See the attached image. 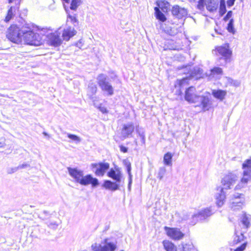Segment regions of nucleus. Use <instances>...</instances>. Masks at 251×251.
<instances>
[{
    "label": "nucleus",
    "instance_id": "1",
    "mask_svg": "<svg viewBox=\"0 0 251 251\" xmlns=\"http://www.w3.org/2000/svg\"><path fill=\"white\" fill-rule=\"evenodd\" d=\"M107 176L111 178L110 180H105L101 186L107 190L115 191L120 189L121 187H124L125 184V178L121 169L116 166L114 168H111L107 173Z\"/></svg>",
    "mask_w": 251,
    "mask_h": 251
},
{
    "label": "nucleus",
    "instance_id": "2",
    "mask_svg": "<svg viewBox=\"0 0 251 251\" xmlns=\"http://www.w3.org/2000/svg\"><path fill=\"white\" fill-rule=\"evenodd\" d=\"M67 170L69 175L74 179L75 181L81 185L87 186L91 184L92 187H96L100 184L97 178L93 177L91 174L84 176L83 171L77 168L68 167Z\"/></svg>",
    "mask_w": 251,
    "mask_h": 251
},
{
    "label": "nucleus",
    "instance_id": "3",
    "mask_svg": "<svg viewBox=\"0 0 251 251\" xmlns=\"http://www.w3.org/2000/svg\"><path fill=\"white\" fill-rule=\"evenodd\" d=\"M195 88L190 87L185 91V99L189 102L195 103V106H199L204 110L212 108L211 101L208 96H197L195 94Z\"/></svg>",
    "mask_w": 251,
    "mask_h": 251
},
{
    "label": "nucleus",
    "instance_id": "4",
    "mask_svg": "<svg viewBox=\"0 0 251 251\" xmlns=\"http://www.w3.org/2000/svg\"><path fill=\"white\" fill-rule=\"evenodd\" d=\"M237 178L238 177L235 174L230 173L222 179L221 182L224 187L218 188L217 191L219 192L215 195L216 203L219 207H221L225 201L226 193L224 190L230 189V186L235 183Z\"/></svg>",
    "mask_w": 251,
    "mask_h": 251
},
{
    "label": "nucleus",
    "instance_id": "5",
    "mask_svg": "<svg viewBox=\"0 0 251 251\" xmlns=\"http://www.w3.org/2000/svg\"><path fill=\"white\" fill-rule=\"evenodd\" d=\"M22 36L23 42L27 45L38 46L42 43V38L39 34L31 31L29 27L27 29H24Z\"/></svg>",
    "mask_w": 251,
    "mask_h": 251
},
{
    "label": "nucleus",
    "instance_id": "6",
    "mask_svg": "<svg viewBox=\"0 0 251 251\" xmlns=\"http://www.w3.org/2000/svg\"><path fill=\"white\" fill-rule=\"evenodd\" d=\"M213 214L211 208H206L201 211H199L196 214H194L191 215H186L184 216L183 219L184 220H187L189 219V217L191 216L192 220L190 221V224L194 225L196 223L200 221L203 222L207 218L211 216Z\"/></svg>",
    "mask_w": 251,
    "mask_h": 251
},
{
    "label": "nucleus",
    "instance_id": "7",
    "mask_svg": "<svg viewBox=\"0 0 251 251\" xmlns=\"http://www.w3.org/2000/svg\"><path fill=\"white\" fill-rule=\"evenodd\" d=\"M24 28L20 29L17 25H13L8 28L6 37L10 41L21 44L23 42V32Z\"/></svg>",
    "mask_w": 251,
    "mask_h": 251
},
{
    "label": "nucleus",
    "instance_id": "8",
    "mask_svg": "<svg viewBox=\"0 0 251 251\" xmlns=\"http://www.w3.org/2000/svg\"><path fill=\"white\" fill-rule=\"evenodd\" d=\"M98 83L101 90L109 96L113 94V88L109 82L108 76L103 74L99 75L97 77Z\"/></svg>",
    "mask_w": 251,
    "mask_h": 251
},
{
    "label": "nucleus",
    "instance_id": "9",
    "mask_svg": "<svg viewBox=\"0 0 251 251\" xmlns=\"http://www.w3.org/2000/svg\"><path fill=\"white\" fill-rule=\"evenodd\" d=\"M243 176L241 179V183L246 185L251 180V158L246 159L242 164Z\"/></svg>",
    "mask_w": 251,
    "mask_h": 251
},
{
    "label": "nucleus",
    "instance_id": "10",
    "mask_svg": "<svg viewBox=\"0 0 251 251\" xmlns=\"http://www.w3.org/2000/svg\"><path fill=\"white\" fill-rule=\"evenodd\" d=\"M245 202L243 194L235 193L230 200V207L233 210L241 209Z\"/></svg>",
    "mask_w": 251,
    "mask_h": 251
},
{
    "label": "nucleus",
    "instance_id": "11",
    "mask_svg": "<svg viewBox=\"0 0 251 251\" xmlns=\"http://www.w3.org/2000/svg\"><path fill=\"white\" fill-rule=\"evenodd\" d=\"M91 167L96 176H102L109 169L110 165L107 162H99L91 164Z\"/></svg>",
    "mask_w": 251,
    "mask_h": 251
},
{
    "label": "nucleus",
    "instance_id": "12",
    "mask_svg": "<svg viewBox=\"0 0 251 251\" xmlns=\"http://www.w3.org/2000/svg\"><path fill=\"white\" fill-rule=\"evenodd\" d=\"M104 245H98L95 244L92 245L93 251H114L117 248L116 244L113 242H108V239L106 238L103 241Z\"/></svg>",
    "mask_w": 251,
    "mask_h": 251
},
{
    "label": "nucleus",
    "instance_id": "13",
    "mask_svg": "<svg viewBox=\"0 0 251 251\" xmlns=\"http://www.w3.org/2000/svg\"><path fill=\"white\" fill-rule=\"evenodd\" d=\"M164 228L167 236L172 240H179L182 239L184 236V234L178 228L165 226Z\"/></svg>",
    "mask_w": 251,
    "mask_h": 251
},
{
    "label": "nucleus",
    "instance_id": "14",
    "mask_svg": "<svg viewBox=\"0 0 251 251\" xmlns=\"http://www.w3.org/2000/svg\"><path fill=\"white\" fill-rule=\"evenodd\" d=\"M135 129V126L132 122H129L122 125L121 135L123 139L131 137Z\"/></svg>",
    "mask_w": 251,
    "mask_h": 251
},
{
    "label": "nucleus",
    "instance_id": "15",
    "mask_svg": "<svg viewBox=\"0 0 251 251\" xmlns=\"http://www.w3.org/2000/svg\"><path fill=\"white\" fill-rule=\"evenodd\" d=\"M172 14L176 18L182 19L187 15V11L184 8H182L177 5L172 7Z\"/></svg>",
    "mask_w": 251,
    "mask_h": 251
},
{
    "label": "nucleus",
    "instance_id": "16",
    "mask_svg": "<svg viewBox=\"0 0 251 251\" xmlns=\"http://www.w3.org/2000/svg\"><path fill=\"white\" fill-rule=\"evenodd\" d=\"M49 42L51 46L57 47L61 45L62 39L57 33H51L48 35Z\"/></svg>",
    "mask_w": 251,
    "mask_h": 251
},
{
    "label": "nucleus",
    "instance_id": "17",
    "mask_svg": "<svg viewBox=\"0 0 251 251\" xmlns=\"http://www.w3.org/2000/svg\"><path fill=\"white\" fill-rule=\"evenodd\" d=\"M217 52L224 57L226 61L229 59L232 52L229 50L228 46H220L216 48Z\"/></svg>",
    "mask_w": 251,
    "mask_h": 251
},
{
    "label": "nucleus",
    "instance_id": "18",
    "mask_svg": "<svg viewBox=\"0 0 251 251\" xmlns=\"http://www.w3.org/2000/svg\"><path fill=\"white\" fill-rule=\"evenodd\" d=\"M76 33V31L74 28L68 27L64 29L62 37L64 40L68 41L72 37L75 35Z\"/></svg>",
    "mask_w": 251,
    "mask_h": 251
},
{
    "label": "nucleus",
    "instance_id": "19",
    "mask_svg": "<svg viewBox=\"0 0 251 251\" xmlns=\"http://www.w3.org/2000/svg\"><path fill=\"white\" fill-rule=\"evenodd\" d=\"M212 94L216 99L223 101L227 94V92L221 89L212 90Z\"/></svg>",
    "mask_w": 251,
    "mask_h": 251
},
{
    "label": "nucleus",
    "instance_id": "20",
    "mask_svg": "<svg viewBox=\"0 0 251 251\" xmlns=\"http://www.w3.org/2000/svg\"><path fill=\"white\" fill-rule=\"evenodd\" d=\"M158 8L163 12H167L170 9V3L165 0H158L156 2Z\"/></svg>",
    "mask_w": 251,
    "mask_h": 251
},
{
    "label": "nucleus",
    "instance_id": "21",
    "mask_svg": "<svg viewBox=\"0 0 251 251\" xmlns=\"http://www.w3.org/2000/svg\"><path fill=\"white\" fill-rule=\"evenodd\" d=\"M18 6H11L8 10L7 15L4 21L6 22H9L15 16L16 11L18 10Z\"/></svg>",
    "mask_w": 251,
    "mask_h": 251
},
{
    "label": "nucleus",
    "instance_id": "22",
    "mask_svg": "<svg viewBox=\"0 0 251 251\" xmlns=\"http://www.w3.org/2000/svg\"><path fill=\"white\" fill-rule=\"evenodd\" d=\"M97 91L96 84L93 82H90L89 84L87 89V95L91 98L96 94Z\"/></svg>",
    "mask_w": 251,
    "mask_h": 251
},
{
    "label": "nucleus",
    "instance_id": "23",
    "mask_svg": "<svg viewBox=\"0 0 251 251\" xmlns=\"http://www.w3.org/2000/svg\"><path fill=\"white\" fill-rule=\"evenodd\" d=\"M218 5V3L213 0H206V9L211 12H213L217 10Z\"/></svg>",
    "mask_w": 251,
    "mask_h": 251
},
{
    "label": "nucleus",
    "instance_id": "24",
    "mask_svg": "<svg viewBox=\"0 0 251 251\" xmlns=\"http://www.w3.org/2000/svg\"><path fill=\"white\" fill-rule=\"evenodd\" d=\"M182 29L181 26H177L174 25L173 26H171L170 28L167 30V32L171 36H175L178 32H181L182 31Z\"/></svg>",
    "mask_w": 251,
    "mask_h": 251
},
{
    "label": "nucleus",
    "instance_id": "25",
    "mask_svg": "<svg viewBox=\"0 0 251 251\" xmlns=\"http://www.w3.org/2000/svg\"><path fill=\"white\" fill-rule=\"evenodd\" d=\"M188 79L187 78H184L180 80H177L175 84V87L176 88L178 86L179 88V90L176 91V93L178 94V95H181L182 94V91L181 90V88L187 83Z\"/></svg>",
    "mask_w": 251,
    "mask_h": 251
},
{
    "label": "nucleus",
    "instance_id": "26",
    "mask_svg": "<svg viewBox=\"0 0 251 251\" xmlns=\"http://www.w3.org/2000/svg\"><path fill=\"white\" fill-rule=\"evenodd\" d=\"M164 247L167 251H177L176 246L171 242L164 241L163 242Z\"/></svg>",
    "mask_w": 251,
    "mask_h": 251
},
{
    "label": "nucleus",
    "instance_id": "27",
    "mask_svg": "<svg viewBox=\"0 0 251 251\" xmlns=\"http://www.w3.org/2000/svg\"><path fill=\"white\" fill-rule=\"evenodd\" d=\"M166 49L170 50H179L180 49L173 40H168L165 44Z\"/></svg>",
    "mask_w": 251,
    "mask_h": 251
},
{
    "label": "nucleus",
    "instance_id": "28",
    "mask_svg": "<svg viewBox=\"0 0 251 251\" xmlns=\"http://www.w3.org/2000/svg\"><path fill=\"white\" fill-rule=\"evenodd\" d=\"M177 251H197L193 245L191 243L182 244L181 248H178Z\"/></svg>",
    "mask_w": 251,
    "mask_h": 251
},
{
    "label": "nucleus",
    "instance_id": "29",
    "mask_svg": "<svg viewBox=\"0 0 251 251\" xmlns=\"http://www.w3.org/2000/svg\"><path fill=\"white\" fill-rule=\"evenodd\" d=\"M154 11L155 17L157 19L162 22L166 20L165 16L157 7H154Z\"/></svg>",
    "mask_w": 251,
    "mask_h": 251
},
{
    "label": "nucleus",
    "instance_id": "30",
    "mask_svg": "<svg viewBox=\"0 0 251 251\" xmlns=\"http://www.w3.org/2000/svg\"><path fill=\"white\" fill-rule=\"evenodd\" d=\"M173 156V155L169 152L165 153L163 157L164 164L167 166H171L172 165Z\"/></svg>",
    "mask_w": 251,
    "mask_h": 251
},
{
    "label": "nucleus",
    "instance_id": "31",
    "mask_svg": "<svg viewBox=\"0 0 251 251\" xmlns=\"http://www.w3.org/2000/svg\"><path fill=\"white\" fill-rule=\"evenodd\" d=\"M136 131L141 139L142 144L145 143V131L143 128L140 127L138 126H136Z\"/></svg>",
    "mask_w": 251,
    "mask_h": 251
},
{
    "label": "nucleus",
    "instance_id": "32",
    "mask_svg": "<svg viewBox=\"0 0 251 251\" xmlns=\"http://www.w3.org/2000/svg\"><path fill=\"white\" fill-rule=\"evenodd\" d=\"M241 222L246 229H248L250 226L249 218L246 213L243 215L241 218Z\"/></svg>",
    "mask_w": 251,
    "mask_h": 251
},
{
    "label": "nucleus",
    "instance_id": "33",
    "mask_svg": "<svg viewBox=\"0 0 251 251\" xmlns=\"http://www.w3.org/2000/svg\"><path fill=\"white\" fill-rule=\"evenodd\" d=\"M226 11L225 0H220L219 13L221 16H223Z\"/></svg>",
    "mask_w": 251,
    "mask_h": 251
},
{
    "label": "nucleus",
    "instance_id": "34",
    "mask_svg": "<svg viewBox=\"0 0 251 251\" xmlns=\"http://www.w3.org/2000/svg\"><path fill=\"white\" fill-rule=\"evenodd\" d=\"M123 163L124 165L126 168L127 173L128 175V177H132V175H131V163L129 160L127 159H125L123 160Z\"/></svg>",
    "mask_w": 251,
    "mask_h": 251
},
{
    "label": "nucleus",
    "instance_id": "35",
    "mask_svg": "<svg viewBox=\"0 0 251 251\" xmlns=\"http://www.w3.org/2000/svg\"><path fill=\"white\" fill-rule=\"evenodd\" d=\"M80 3L81 0H72L71 3L70 9L73 10H76Z\"/></svg>",
    "mask_w": 251,
    "mask_h": 251
},
{
    "label": "nucleus",
    "instance_id": "36",
    "mask_svg": "<svg viewBox=\"0 0 251 251\" xmlns=\"http://www.w3.org/2000/svg\"><path fill=\"white\" fill-rule=\"evenodd\" d=\"M234 20L233 19H231L229 20L228 24H227V30L229 32L234 34L235 32L234 25H233Z\"/></svg>",
    "mask_w": 251,
    "mask_h": 251
},
{
    "label": "nucleus",
    "instance_id": "37",
    "mask_svg": "<svg viewBox=\"0 0 251 251\" xmlns=\"http://www.w3.org/2000/svg\"><path fill=\"white\" fill-rule=\"evenodd\" d=\"M226 80L227 83L228 84H230V85H233V86H234L236 87L239 86L240 84V83L239 81L236 80H233V79H232L230 77H226Z\"/></svg>",
    "mask_w": 251,
    "mask_h": 251
},
{
    "label": "nucleus",
    "instance_id": "38",
    "mask_svg": "<svg viewBox=\"0 0 251 251\" xmlns=\"http://www.w3.org/2000/svg\"><path fill=\"white\" fill-rule=\"evenodd\" d=\"M67 136L69 138L75 141L76 144L81 142V138L76 135L71 133H67Z\"/></svg>",
    "mask_w": 251,
    "mask_h": 251
},
{
    "label": "nucleus",
    "instance_id": "39",
    "mask_svg": "<svg viewBox=\"0 0 251 251\" xmlns=\"http://www.w3.org/2000/svg\"><path fill=\"white\" fill-rule=\"evenodd\" d=\"M223 73L222 69L218 67H216L213 68L211 70V75H222Z\"/></svg>",
    "mask_w": 251,
    "mask_h": 251
},
{
    "label": "nucleus",
    "instance_id": "40",
    "mask_svg": "<svg viewBox=\"0 0 251 251\" xmlns=\"http://www.w3.org/2000/svg\"><path fill=\"white\" fill-rule=\"evenodd\" d=\"M166 172V169L165 167H160L158 171L157 177L160 180H161L164 177V176L165 175Z\"/></svg>",
    "mask_w": 251,
    "mask_h": 251
},
{
    "label": "nucleus",
    "instance_id": "41",
    "mask_svg": "<svg viewBox=\"0 0 251 251\" xmlns=\"http://www.w3.org/2000/svg\"><path fill=\"white\" fill-rule=\"evenodd\" d=\"M244 237H245L243 233H241L240 235H236L233 241V244L234 245L237 244L238 243L241 242L242 241H243Z\"/></svg>",
    "mask_w": 251,
    "mask_h": 251
},
{
    "label": "nucleus",
    "instance_id": "42",
    "mask_svg": "<svg viewBox=\"0 0 251 251\" xmlns=\"http://www.w3.org/2000/svg\"><path fill=\"white\" fill-rule=\"evenodd\" d=\"M50 216V214L47 211L44 210L42 213H40L39 217L40 218L42 219L43 220L47 219L49 218Z\"/></svg>",
    "mask_w": 251,
    "mask_h": 251
},
{
    "label": "nucleus",
    "instance_id": "43",
    "mask_svg": "<svg viewBox=\"0 0 251 251\" xmlns=\"http://www.w3.org/2000/svg\"><path fill=\"white\" fill-rule=\"evenodd\" d=\"M206 0H199L197 5L198 8L200 10L204 9V5H206Z\"/></svg>",
    "mask_w": 251,
    "mask_h": 251
},
{
    "label": "nucleus",
    "instance_id": "44",
    "mask_svg": "<svg viewBox=\"0 0 251 251\" xmlns=\"http://www.w3.org/2000/svg\"><path fill=\"white\" fill-rule=\"evenodd\" d=\"M247 245V242H244L241 245L236 248L234 251H244Z\"/></svg>",
    "mask_w": 251,
    "mask_h": 251
},
{
    "label": "nucleus",
    "instance_id": "45",
    "mask_svg": "<svg viewBox=\"0 0 251 251\" xmlns=\"http://www.w3.org/2000/svg\"><path fill=\"white\" fill-rule=\"evenodd\" d=\"M66 9V11L68 14V18L70 19L71 21L74 24L75 23H76L77 22V20L76 19V17L74 15H71L69 13H68V10Z\"/></svg>",
    "mask_w": 251,
    "mask_h": 251
},
{
    "label": "nucleus",
    "instance_id": "46",
    "mask_svg": "<svg viewBox=\"0 0 251 251\" xmlns=\"http://www.w3.org/2000/svg\"><path fill=\"white\" fill-rule=\"evenodd\" d=\"M47 225L48 226H49L50 228L54 229H56L58 226V225L56 224L55 222L47 223Z\"/></svg>",
    "mask_w": 251,
    "mask_h": 251
},
{
    "label": "nucleus",
    "instance_id": "47",
    "mask_svg": "<svg viewBox=\"0 0 251 251\" xmlns=\"http://www.w3.org/2000/svg\"><path fill=\"white\" fill-rule=\"evenodd\" d=\"M29 167H30V165L28 163H25L19 165L18 166V168L19 169V170H20V169H25V168H26Z\"/></svg>",
    "mask_w": 251,
    "mask_h": 251
},
{
    "label": "nucleus",
    "instance_id": "48",
    "mask_svg": "<svg viewBox=\"0 0 251 251\" xmlns=\"http://www.w3.org/2000/svg\"><path fill=\"white\" fill-rule=\"evenodd\" d=\"M232 15V12L231 11H229L226 16L224 18V20L225 21H227L228 20Z\"/></svg>",
    "mask_w": 251,
    "mask_h": 251
},
{
    "label": "nucleus",
    "instance_id": "49",
    "mask_svg": "<svg viewBox=\"0 0 251 251\" xmlns=\"http://www.w3.org/2000/svg\"><path fill=\"white\" fill-rule=\"evenodd\" d=\"M194 71L195 72V74L196 75H201L202 74V70L199 67H195L194 68Z\"/></svg>",
    "mask_w": 251,
    "mask_h": 251
},
{
    "label": "nucleus",
    "instance_id": "50",
    "mask_svg": "<svg viewBox=\"0 0 251 251\" xmlns=\"http://www.w3.org/2000/svg\"><path fill=\"white\" fill-rule=\"evenodd\" d=\"M120 150L121 152H123L124 153H126L128 151V148L123 145H120L119 146Z\"/></svg>",
    "mask_w": 251,
    "mask_h": 251
},
{
    "label": "nucleus",
    "instance_id": "51",
    "mask_svg": "<svg viewBox=\"0 0 251 251\" xmlns=\"http://www.w3.org/2000/svg\"><path fill=\"white\" fill-rule=\"evenodd\" d=\"M132 183V177H128V190L131 191V185Z\"/></svg>",
    "mask_w": 251,
    "mask_h": 251
},
{
    "label": "nucleus",
    "instance_id": "52",
    "mask_svg": "<svg viewBox=\"0 0 251 251\" xmlns=\"http://www.w3.org/2000/svg\"><path fill=\"white\" fill-rule=\"evenodd\" d=\"M18 170H19V169L18 168V167L10 168L8 170L7 173H8V174H12L14 172H16Z\"/></svg>",
    "mask_w": 251,
    "mask_h": 251
},
{
    "label": "nucleus",
    "instance_id": "53",
    "mask_svg": "<svg viewBox=\"0 0 251 251\" xmlns=\"http://www.w3.org/2000/svg\"><path fill=\"white\" fill-rule=\"evenodd\" d=\"M83 43L82 42L81 40H79L77 43L75 44V46L79 48V49H81L83 46Z\"/></svg>",
    "mask_w": 251,
    "mask_h": 251
},
{
    "label": "nucleus",
    "instance_id": "54",
    "mask_svg": "<svg viewBox=\"0 0 251 251\" xmlns=\"http://www.w3.org/2000/svg\"><path fill=\"white\" fill-rule=\"evenodd\" d=\"M235 1V0H228L227 1V6L229 7L232 6L234 3Z\"/></svg>",
    "mask_w": 251,
    "mask_h": 251
},
{
    "label": "nucleus",
    "instance_id": "55",
    "mask_svg": "<svg viewBox=\"0 0 251 251\" xmlns=\"http://www.w3.org/2000/svg\"><path fill=\"white\" fill-rule=\"evenodd\" d=\"M43 134L45 136H46L48 137V138H50V135H49V134H48V133H47V132H43Z\"/></svg>",
    "mask_w": 251,
    "mask_h": 251
},
{
    "label": "nucleus",
    "instance_id": "56",
    "mask_svg": "<svg viewBox=\"0 0 251 251\" xmlns=\"http://www.w3.org/2000/svg\"><path fill=\"white\" fill-rule=\"evenodd\" d=\"M4 143L3 142H0V148L3 147Z\"/></svg>",
    "mask_w": 251,
    "mask_h": 251
},
{
    "label": "nucleus",
    "instance_id": "57",
    "mask_svg": "<svg viewBox=\"0 0 251 251\" xmlns=\"http://www.w3.org/2000/svg\"><path fill=\"white\" fill-rule=\"evenodd\" d=\"M100 111L101 112L102 114H104L107 113L108 111L104 110V111Z\"/></svg>",
    "mask_w": 251,
    "mask_h": 251
},
{
    "label": "nucleus",
    "instance_id": "58",
    "mask_svg": "<svg viewBox=\"0 0 251 251\" xmlns=\"http://www.w3.org/2000/svg\"><path fill=\"white\" fill-rule=\"evenodd\" d=\"M62 0L66 3H68L70 1V0Z\"/></svg>",
    "mask_w": 251,
    "mask_h": 251
},
{
    "label": "nucleus",
    "instance_id": "59",
    "mask_svg": "<svg viewBox=\"0 0 251 251\" xmlns=\"http://www.w3.org/2000/svg\"><path fill=\"white\" fill-rule=\"evenodd\" d=\"M8 0V2L9 3H12L13 1H14L15 0Z\"/></svg>",
    "mask_w": 251,
    "mask_h": 251
},
{
    "label": "nucleus",
    "instance_id": "60",
    "mask_svg": "<svg viewBox=\"0 0 251 251\" xmlns=\"http://www.w3.org/2000/svg\"><path fill=\"white\" fill-rule=\"evenodd\" d=\"M215 31H216V32H217L218 34H221V33H219V32H218V31H217V30L216 29H215Z\"/></svg>",
    "mask_w": 251,
    "mask_h": 251
},
{
    "label": "nucleus",
    "instance_id": "61",
    "mask_svg": "<svg viewBox=\"0 0 251 251\" xmlns=\"http://www.w3.org/2000/svg\"><path fill=\"white\" fill-rule=\"evenodd\" d=\"M98 108L100 109H99L100 110H103L102 109H101V107H99Z\"/></svg>",
    "mask_w": 251,
    "mask_h": 251
},
{
    "label": "nucleus",
    "instance_id": "62",
    "mask_svg": "<svg viewBox=\"0 0 251 251\" xmlns=\"http://www.w3.org/2000/svg\"><path fill=\"white\" fill-rule=\"evenodd\" d=\"M190 1H195L196 0H189Z\"/></svg>",
    "mask_w": 251,
    "mask_h": 251
},
{
    "label": "nucleus",
    "instance_id": "63",
    "mask_svg": "<svg viewBox=\"0 0 251 251\" xmlns=\"http://www.w3.org/2000/svg\"><path fill=\"white\" fill-rule=\"evenodd\" d=\"M87 251L86 250H83V251Z\"/></svg>",
    "mask_w": 251,
    "mask_h": 251
},
{
    "label": "nucleus",
    "instance_id": "64",
    "mask_svg": "<svg viewBox=\"0 0 251 251\" xmlns=\"http://www.w3.org/2000/svg\"><path fill=\"white\" fill-rule=\"evenodd\" d=\"M121 251H124V250H121Z\"/></svg>",
    "mask_w": 251,
    "mask_h": 251
}]
</instances>
